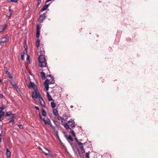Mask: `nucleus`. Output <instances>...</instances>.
Returning <instances> with one entry per match:
<instances>
[{
	"mask_svg": "<svg viewBox=\"0 0 158 158\" xmlns=\"http://www.w3.org/2000/svg\"><path fill=\"white\" fill-rule=\"evenodd\" d=\"M39 63L38 65L41 67H46L47 65V62L45 58L44 55H39L38 57Z\"/></svg>",
	"mask_w": 158,
	"mask_h": 158,
	"instance_id": "obj_1",
	"label": "nucleus"
},
{
	"mask_svg": "<svg viewBox=\"0 0 158 158\" xmlns=\"http://www.w3.org/2000/svg\"><path fill=\"white\" fill-rule=\"evenodd\" d=\"M63 125L66 129L70 130L69 132L72 134L73 136L75 137L76 136V134L74 131L72 129L71 127H69V126L67 123H64Z\"/></svg>",
	"mask_w": 158,
	"mask_h": 158,
	"instance_id": "obj_2",
	"label": "nucleus"
},
{
	"mask_svg": "<svg viewBox=\"0 0 158 158\" xmlns=\"http://www.w3.org/2000/svg\"><path fill=\"white\" fill-rule=\"evenodd\" d=\"M40 95L39 93L37 91L35 90L32 92V98H39V96Z\"/></svg>",
	"mask_w": 158,
	"mask_h": 158,
	"instance_id": "obj_3",
	"label": "nucleus"
},
{
	"mask_svg": "<svg viewBox=\"0 0 158 158\" xmlns=\"http://www.w3.org/2000/svg\"><path fill=\"white\" fill-rule=\"evenodd\" d=\"M69 124V126H70L71 127L73 128L76 125L75 122H74L73 120L71 119L69 121L67 122Z\"/></svg>",
	"mask_w": 158,
	"mask_h": 158,
	"instance_id": "obj_4",
	"label": "nucleus"
},
{
	"mask_svg": "<svg viewBox=\"0 0 158 158\" xmlns=\"http://www.w3.org/2000/svg\"><path fill=\"white\" fill-rule=\"evenodd\" d=\"M39 100L40 105L44 107H45V102L43 100V98L41 97V95H40L39 96Z\"/></svg>",
	"mask_w": 158,
	"mask_h": 158,
	"instance_id": "obj_5",
	"label": "nucleus"
},
{
	"mask_svg": "<svg viewBox=\"0 0 158 158\" xmlns=\"http://www.w3.org/2000/svg\"><path fill=\"white\" fill-rule=\"evenodd\" d=\"M40 26L39 24L37 25V29H36V37L37 38H38L39 37L40 35Z\"/></svg>",
	"mask_w": 158,
	"mask_h": 158,
	"instance_id": "obj_6",
	"label": "nucleus"
},
{
	"mask_svg": "<svg viewBox=\"0 0 158 158\" xmlns=\"http://www.w3.org/2000/svg\"><path fill=\"white\" fill-rule=\"evenodd\" d=\"M49 81V80L47 79L44 82V85L45 88L46 90H48L49 89L48 82Z\"/></svg>",
	"mask_w": 158,
	"mask_h": 158,
	"instance_id": "obj_7",
	"label": "nucleus"
},
{
	"mask_svg": "<svg viewBox=\"0 0 158 158\" xmlns=\"http://www.w3.org/2000/svg\"><path fill=\"white\" fill-rule=\"evenodd\" d=\"M42 120L44 122V123L45 125H49L50 124L51 121L49 118H47L46 120H45L44 118L42 119Z\"/></svg>",
	"mask_w": 158,
	"mask_h": 158,
	"instance_id": "obj_8",
	"label": "nucleus"
},
{
	"mask_svg": "<svg viewBox=\"0 0 158 158\" xmlns=\"http://www.w3.org/2000/svg\"><path fill=\"white\" fill-rule=\"evenodd\" d=\"M50 3L48 4H46V5H45V6H44L41 9V10H40V12H43L45 10H46L47 8L49 6L50 4Z\"/></svg>",
	"mask_w": 158,
	"mask_h": 158,
	"instance_id": "obj_9",
	"label": "nucleus"
},
{
	"mask_svg": "<svg viewBox=\"0 0 158 158\" xmlns=\"http://www.w3.org/2000/svg\"><path fill=\"white\" fill-rule=\"evenodd\" d=\"M45 151H47L48 152H43L44 153L45 155H49L50 156H52V153H51V152L49 150L47 149L46 148H45Z\"/></svg>",
	"mask_w": 158,
	"mask_h": 158,
	"instance_id": "obj_10",
	"label": "nucleus"
},
{
	"mask_svg": "<svg viewBox=\"0 0 158 158\" xmlns=\"http://www.w3.org/2000/svg\"><path fill=\"white\" fill-rule=\"evenodd\" d=\"M46 13H44L42 15H41L38 20H44L46 18Z\"/></svg>",
	"mask_w": 158,
	"mask_h": 158,
	"instance_id": "obj_11",
	"label": "nucleus"
},
{
	"mask_svg": "<svg viewBox=\"0 0 158 158\" xmlns=\"http://www.w3.org/2000/svg\"><path fill=\"white\" fill-rule=\"evenodd\" d=\"M6 35H5V36L2 38L1 41V44L2 43H6L7 41V38L6 37Z\"/></svg>",
	"mask_w": 158,
	"mask_h": 158,
	"instance_id": "obj_12",
	"label": "nucleus"
},
{
	"mask_svg": "<svg viewBox=\"0 0 158 158\" xmlns=\"http://www.w3.org/2000/svg\"><path fill=\"white\" fill-rule=\"evenodd\" d=\"M53 129L54 131H55V133L58 136V130L59 129L58 127H53Z\"/></svg>",
	"mask_w": 158,
	"mask_h": 158,
	"instance_id": "obj_13",
	"label": "nucleus"
},
{
	"mask_svg": "<svg viewBox=\"0 0 158 158\" xmlns=\"http://www.w3.org/2000/svg\"><path fill=\"white\" fill-rule=\"evenodd\" d=\"M66 139L69 142H72L73 141V138H72L71 136L70 135L68 136Z\"/></svg>",
	"mask_w": 158,
	"mask_h": 158,
	"instance_id": "obj_14",
	"label": "nucleus"
},
{
	"mask_svg": "<svg viewBox=\"0 0 158 158\" xmlns=\"http://www.w3.org/2000/svg\"><path fill=\"white\" fill-rule=\"evenodd\" d=\"M6 150L7 157L10 158L11 156V152L9 151V149L7 148H6Z\"/></svg>",
	"mask_w": 158,
	"mask_h": 158,
	"instance_id": "obj_15",
	"label": "nucleus"
},
{
	"mask_svg": "<svg viewBox=\"0 0 158 158\" xmlns=\"http://www.w3.org/2000/svg\"><path fill=\"white\" fill-rule=\"evenodd\" d=\"M28 87L30 88L32 87L34 89H35V87H36L35 85L34 82H31L30 84L28 85Z\"/></svg>",
	"mask_w": 158,
	"mask_h": 158,
	"instance_id": "obj_16",
	"label": "nucleus"
},
{
	"mask_svg": "<svg viewBox=\"0 0 158 158\" xmlns=\"http://www.w3.org/2000/svg\"><path fill=\"white\" fill-rule=\"evenodd\" d=\"M74 139L79 145L81 146H83V144L81 143V142H79L78 139H77V138L76 137H75Z\"/></svg>",
	"mask_w": 158,
	"mask_h": 158,
	"instance_id": "obj_17",
	"label": "nucleus"
},
{
	"mask_svg": "<svg viewBox=\"0 0 158 158\" xmlns=\"http://www.w3.org/2000/svg\"><path fill=\"white\" fill-rule=\"evenodd\" d=\"M45 51L43 48L41 47L40 48V55H44Z\"/></svg>",
	"mask_w": 158,
	"mask_h": 158,
	"instance_id": "obj_18",
	"label": "nucleus"
},
{
	"mask_svg": "<svg viewBox=\"0 0 158 158\" xmlns=\"http://www.w3.org/2000/svg\"><path fill=\"white\" fill-rule=\"evenodd\" d=\"M5 114L4 112H2V110H0V121H1V118L3 117Z\"/></svg>",
	"mask_w": 158,
	"mask_h": 158,
	"instance_id": "obj_19",
	"label": "nucleus"
},
{
	"mask_svg": "<svg viewBox=\"0 0 158 158\" xmlns=\"http://www.w3.org/2000/svg\"><path fill=\"white\" fill-rule=\"evenodd\" d=\"M53 112L55 116H57L58 115V113L57 110L56 109H54L53 110Z\"/></svg>",
	"mask_w": 158,
	"mask_h": 158,
	"instance_id": "obj_20",
	"label": "nucleus"
},
{
	"mask_svg": "<svg viewBox=\"0 0 158 158\" xmlns=\"http://www.w3.org/2000/svg\"><path fill=\"white\" fill-rule=\"evenodd\" d=\"M47 95L48 99L49 101H51L52 100V98L51 97V96L49 95L48 92L47 93Z\"/></svg>",
	"mask_w": 158,
	"mask_h": 158,
	"instance_id": "obj_21",
	"label": "nucleus"
},
{
	"mask_svg": "<svg viewBox=\"0 0 158 158\" xmlns=\"http://www.w3.org/2000/svg\"><path fill=\"white\" fill-rule=\"evenodd\" d=\"M42 115L44 117H46V112L44 110L43 108H42Z\"/></svg>",
	"mask_w": 158,
	"mask_h": 158,
	"instance_id": "obj_22",
	"label": "nucleus"
},
{
	"mask_svg": "<svg viewBox=\"0 0 158 158\" xmlns=\"http://www.w3.org/2000/svg\"><path fill=\"white\" fill-rule=\"evenodd\" d=\"M40 74L43 79H45L46 78L45 74L44 73L42 72L40 73Z\"/></svg>",
	"mask_w": 158,
	"mask_h": 158,
	"instance_id": "obj_23",
	"label": "nucleus"
},
{
	"mask_svg": "<svg viewBox=\"0 0 158 158\" xmlns=\"http://www.w3.org/2000/svg\"><path fill=\"white\" fill-rule=\"evenodd\" d=\"M40 43V40L39 39H37L36 41V45L37 48H38L39 46Z\"/></svg>",
	"mask_w": 158,
	"mask_h": 158,
	"instance_id": "obj_24",
	"label": "nucleus"
},
{
	"mask_svg": "<svg viewBox=\"0 0 158 158\" xmlns=\"http://www.w3.org/2000/svg\"><path fill=\"white\" fill-rule=\"evenodd\" d=\"M51 105L52 107L53 108H54L56 107L55 103L53 102H51Z\"/></svg>",
	"mask_w": 158,
	"mask_h": 158,
	"instance_id": "obj_25",
	"label": "nucleus"
},
{
	"mask_svg": "<svg viewBox=\"0 0 158 158\" xmlns=\"http://www.w3.org/2000/svg\"><path fill=\"white\" fill-rule=\"evenodd\" d=\"M80 148L81 149V151L83 153H84L85 152V150L84 148V146H80Z\"/></svg>",
	"mask_w": 158,
	"mask_h": 158,
	"instance_id": "obj_26",
	"label": "nucleus"
},
{
	"mask_svg": "<svg viewBox=\"0 0 158 158\" xmlns=\"http://www.w3.org/2000/svg\"><path fill=\"white\" fill-rule=\"evenodd\" d=\"M51 78L52 79V80L49 83V84H53L55 83L54 77H51Z\"/></svg>",
	"mask_w": 158,
	"mask_h": 158,
	"instance_id": "obj_27",
	"label": "nucleus"
},
{
	"mask_svg": "<svg viewBox=\"0 0 158 158\" xmlns=\"http://www.w3.org/2000/svg\"><path fill=\"white\" fill-rule=\"evenodd\" d=\"M9 117H10L11 118H14L15 117V114H10V115Z\"/></svg>",
	"mask_w": 158,
	"mask_h": 158,
	"instance_id": "obj_28",
	"label": "nucleus"
},
{
	"mask_svg": "<svg viewBox=\"0 0 158 158\" xmlns=\"http://www.w3.org/2000/svg\"><path fill=\"white\" fill-rule=\"evenodd\" d=\"M89 152H86L85 154V156L86 158H89Z\"/></svg>",
	"mask_w": 158,
	"mask_h": 158,
	"instance_id": "obj_29",
	"label": "nucleus"
},
{
	"mask_svg": "<svg viewBox=\"0 0 158 158\" xmlns=\"http://www.w3.org/2000/svg\"><path fill=\"white\" fill-rule=\"evenodd\" d=\"M3 27L2 25L0 26V32H2L4 31Z\"/></svg>",
	"mask_w": 158,
	"mask_h": 158,
	"instance_id": "obj_30",
	"label": "nucleus"
},
{
	"mask_svg": "<svg viewBox=\"0 0 158 158\" xmlns=\"http://www.w3.org/2000/svg\"><path fill=\"white\" fill-rule=\"evenodd\" d=\"M3 27V30H5L6 28H7V24H5L4 25H2Z\"/></svg>",
	"mask_w": 158,
	"mask_h": 158,
	"instance_id": "obj_31",
	"label": "nucleus"
},
{
	"mask_svg": "<svg viewBox=\"0 0 158 158\" xmlns=\"http://www.w3.org/2000/svg\"><path fill=\"white\" fill-rule=\"evenodd\" d=\"M18 126L19 127L20 129H23V126L21 124L18 125Z\"/></svg>",
	"mask_w": 158,
	"mask_h": 158,
	"instance_id": "obj_32",
	"label": "nucleus"
},
{
	"mask_svg": "<svg viewBox=\"0 0 158 158\" xmlns=\"http://www.w3.org/2000/svg\"><path fill=\"white\" fill-rule=\"evenodd\" d=\"M57 117V118L59 120H62L63 119V118L60 116L59 115H58Z\"/></svg>",
	"mask_w": 158,
	"mask_h": 158,
	"instance_id": "obj_33",
	"label": "nucleus"
},
{
	"mask_svg": "<svg viewBox=\"0 0 158 158\" xmlns=\"http://www.w3.org/2000/svg\"><path fill=\"white\" fill-rule=\"evenodd\" d=\"M77 148V145L76 143H74V144H73V148H72L73 150H74V148Z\"/></svg>",
	"mask_w": 158,
	"mask_h": 158,
	"instance_id": "obj_34",
	"label": "nucleus"
},
{
	"mask_svg": "<svg viewBox=\"0 0 158 158\" xmlns=\"http://www.w3.org/2000/svg\"><path fill=\"white\" fill-rule=\"evenodd\" d=\"M6 108V106H3L2 107H0V110H2Z\"/></svg>",
	"mask_w": 158,
	"mask_h": 158,
	"instance_id": "obj_35",
	"label": "nucleus"
},
{
	"mask_svg": "<svg viewBox=\"0 0 158 158\" xmlns=\"http://www.w3.org/2000/svg\"><path fill=\"white\" fill-rule=\"evenodd\" d=\"M27 63H28V61H30V60H29L30 56L28 55L27 53Z\"/></svg>",
	"mask_w": 158,
	"mask_h": 158,
	"instance_id": "obj_36",
	"label": "nucleus"
},
{
	"mask_svg": "<svg viewBox=\"0 0 158 158\" xmlns=\"http://www.w3.org/2000/svg\"><path fill=\"white\" fill-rule=\"evenodd\" d=\"M23 54H21V59L22 60H23L24 59V55L25 54V53H26V52H24V53H23Z\"/></svg>",
	"mask_w": 158,
	"mask_h": 158,
	"instance_id": "obj_37",
	"label": "nucleus"
},
{
	"mask_svg": "<svg viewBox=\"0 0 158 158\" xmlns=\"http://www.w3.org/2000/svg\"><path fill=\"white\" fill-rule=\"evenodd\" d=\"M8 123L9 124H10V123H12V124H14V121L13 120H11Z\"/></svg>",
	"mask_w": 158,
	"mask_h": 158,
	"instance_id": "obj_38",
	"label": "nucleus"
},
{
	"mask_svg": "<svg viewBox=\"0 0 158 158\" xmlns=\"http://www.w3.org/2000/svg\"><path fill=\"white\" fill-rule=\"evenodd\" d=\"M8 77L11 79L13 78L12 76L11 75V74L10 73H8V74L7 75Z\"/></svg>",
	"mask_w": 158,
	"mask_h": 158,
	"instance_id": "obj_39",
	"label": "nucleus"
},
{
	"mask_svg": "<svg viewBox=\"0 0 158 158\" xmlns=\"http://www.w3.org/2000/svg\"><path fill=\"white\" fill-rule=\"evenodd\" d=\"M24 48L25 49V51H26V53L27 54V45H24Z\"/></svg>",
	"mask_w": 158,
	"mask_h": 158,
	"instance_id": "obj_40",
	"label": "nucleus"
},
{
	"mask_svg": "<svg viewBox=\"0 0 158 158\" xmlns=\"http://www.w3.org/2000/svg\"><path fill=\"white\" fill-rule=\"evenodd\" d=\"M10 2L16 3L18 2V0H10Z\"/></svg>",
	"mask_w": 158,
	"mask_h": 158,
	"instance_id": "obj_41",
	"label": "nucleus"
},
{
	"mask_svg": "<svg viewBox=\"0 0 158 158\" xmlns=\"http://www.w3.org/2000/svg\"><path fill=\"white\" fill-rule=\"evenodd\" d=\"M69 143L70 144L72 148H73V144H74V143H72V142H69Z\"/></svg>",
	"mask_w": 158,
	"mask_h": 158,
	"instance_id": "obj_42",
	"label": "nucleus"
},
{
	"mask_svg": "<svg viewBox=\"0 0 158 158\" xmlns=\"http://www.w3.org/2000/svg\"><path fill=\"white\" fill-rule=\"evenodd\" d=\"M4 43H2L1 44V42H0V46L1 47V48H2L3 47V45H4Z\"/></svg>",
	"mask_w": 158,
	"mask_h": 158,
	"instance_id": "obj_43",
	"label": "nucleus"
},
{
	"mask_svg": "<svg viewBox=\"0 0 158 158\" xmlns=\"http://www.w3.org/2000/svg\"><path fill=\"white\" fill-rule=\"evenodd\" d=\"M64 136L65 137L66 139L67 138V137H68V135L67 134H66V133L65 132H64Z\"/></svg>",
	"mask_w": 158,
	"mask_h": 158,
	"instance_id": "obj_44",
	"label": "nucleus"
},
{
	"mask_svg": "<svg viewBox=\"0 0 158 158\" xmlns=\"http://www.w3.org/2000/svg\"><path fill=\"white\" fill-rule=\"evenodd\" d=\"M41 0H38V4L39 5L40 3L41 2Z\"/></svg>",
	"mask_w": 158,
	"mask_h": 158,
	"instance_id": "obj_45",
	"label": "nucleus"
},
{
	"mask_svg": "<svg viewBox=\"0 0 158 158\" xmlns=\"http://www.w3.org/2000/svg\"><path fill=\"white\" fill-rule=\"evenodd\" d=\"M35 108L37 110H39V108L37 106H35Z\"/></svg>",
	"mask_w": 158,
	"mask_h": 158,
	"instance_id": "obj_46",
	"label": "nucleus"
},
{
	"mask_svg": "<svg viewBox=\"0 0 158 158\" xmlns=\"http://www.w3.org/2000/svg\"><path fill=\"white\" fill-rule=\"evenodd\" d=\"M39 117H40V119H42V120L43 119L42 118V116H41V115L40 113H39Z\"/></svg>",
	"mask_w": 158,
	"mask_h": 158,
	"instance_id": "obj_47",
	"label": "nucleus"
},
{
	"mask_svg": "<svg viewBox=\"0 0 158 158\" xmlns=\"http://www.w3.org/2000/svg\"><path fill=\"white\" fill-rule=\"evenodd\" d=\"M9 12L10 13V15H11V13L13 12V10L11 9H10Z\"/></svg>",
	"mask_w": 158,
	"mask_h": 158,
	"instance_id": "obj_48",
	"label": "nucleus"
},
{
	"mask_svg": "<svg viewBox=\"0 0 158 158\" xmlns=\"http://www.w3.org/2000/svg\"><path fill=\"white\" fill-rule=\"evenodd\" d=\"M10 115V114H8L7 112H6V117L7 116H9Z\"/></svg>",
	"mask_w": 158,
	"mask_h": 158,
	"instance_id": "obj_49",
	"label": "nucleus"
},
{
	"mask_svg": "<svg viewBox=\"0 0 158 158\" xmlns=\"http://www.w3.org/2000/svg\"><path fill=\"white\" fill-rule=\"evenodd\" d=\"M64 119H62V120H61L60 121V122L62 124V123H63V121H64Z\"/></svg>",
	"mask_w": 158,
	"mask_h": 158,
	"instance_id": "obj_50",
	"label": "nucleus"
},
{
	"mask_svg": "<svg viewBox=\"0 0 158 158\" xmlns=\"http://www.w3.org/2000/svg\"><path fill=\"white\" fill-rule=\"evenodd\" d=\"M6 74L8 75V73H10L9 72H8V70H6Z\"/></svg>",
	"mask_w": 158,
	"mask_h": 158,
	"instance_id": "obj_51",
	"label": "nucleus"
},
{
	"mask_svg": "<svg viewBox=\"0 0 158 158\" xmlns=\"http://www.w3.org/2000/svg\"><path fill=\"white\" fill-rule=\"evenodd\" d=\"M2 135L1 134H0V142L2 141V138H1Z\"/></svg>",
	"mask_w": 158,
	"mask_h": 158,
	"instance_id": "obj_52",
	"label": "nucleus"
},
{
	"mask_svg": "<svg viewBox=\"0 0 158 158\" xmlns=\"http://www.w3.org/2000/svg\"><path fill=\"white\" fill-rule=\"evenodd\" d=\"M50 126L52 127V128H53V127H54L55 126H53L51 124V123H50V124H49Z\"/></svg>",
	"mask_w": 158,
	"mask_h": 158,
	"instance_id": "obj_53",
	"label": "nucleus"
},
{
	"mask_svg": "<svg viewBox=\"0 0 158 158\" xmlns=\"http://www.w3.org/2000/svg\"><path fill=\"white\" fill-rule=\"evenodd\" d=\"M47 76H48V77H51H51H53L52 76V75H51V74H49V75H48L46 76V77H47Z\"/></svg>",
	"mask_w": 158,
	"mask_h": 158,
	"instance_id": "obj_54",
	"label": "nucleus"
},
{
	"mask_svg": "<svg viewBox=\"0 0 158 158\" xmlns=\"http://www.w3.org/2000/svg\"><path fill=\"white\" fill-rule=\"evenodd\" d=\"M53 122L55 123V124L56 126H57V124L56 123V121H55V120H54L53 121Z\"/></svg>",
	"mask_w": 158,
	"mask_h": 158,
	"instance_id": "obj_55",
	"label": "nucleus"
},
{
	"mask_svg": "<svg viewBox=\"0 0 158 158\" xmlns=\"http://www.w3.org/2000/svg\"><path fill=\"white\" fill-rule=\"evenodd\" d=\"M4 69L6 71V70H8L7 68L6 67H4Z\"/></svg>",
	"mask_w": 158,
	"mask_h": 158,
	"instance_id": "obj_56",
	"label": "nucleus"
},
{
	"mask_svg": "<svg viewBox=\"0 0 158 158\" xmlns=\"http://www.w3.org/2000/svg\"><path fill=\"white\" fill-rule=\"evenodd\" d=\"M14 86L15 87V88H17V85H16V84H15L14 85Z\"/></svg>",
	"mask_w": 158,
	"mask_h": 158,
	"instance_id": "obj_57",
	"label": "nucleus"
},
{
	"mask_svg": "<svg viewBox=\"0 0 158 158\" xmlns=\"http://www.w3.org/2000/svg\"><path fill=\"white\" fill-rule=\"evenodd\" d=\"M8 114H12V112H11V111H10V112H7Z\"/></svg>",
	"mask_w": 158,
	"mask_h": 158,
	"instance_id": "obj_58",
	"label": "nucleus"
},
{
	"mask_svg": "<svg viewBox=\"0 0 158 158\" xmlns=\"http://www.w3.org/2000/svg\"><path fill=\"white\" fill-rule=\"evenodd\" d=\"M102 82H104V79H102Z\"/></svg>",
	"mask_w": 158,
	"mask_h": 158,
	"instance_id": "obj_59",
	"label": "nucleus"
},
{
	"mask_svg": "<svg viewBox=\"0 0 158 158\" xmlns=\"http://www.w3.org/2000/svg\"><path fill=\"white\" fill-rule=\"evenodd\" d=\"M39 5H38V4H37V5H36V8H37L38 7Z\"/></svg>",
	"mask_w": 158,
	"mask_h": 158,
	"instance_id": "obj_60",
	"label": "nucleus"
},
{
	"mask_svg": "<svg viewBox=\"0 0 158 158\" xmlns=\"http://www.w3.org/2000/svg\"><path fill=\"white\" fill-rule=\"evenodd\" d=\"M77 148V151L79 152L80 151H79V148Z\"/></svg>",
	"mask_w": 158,
	"mask_h": 158,
	"instance_id": "obj_61",
	"label": "nucleus"
},
{
	"mask_svg": "<svg viewBox=\"0 0 158 158\" xmlns=\"http://www.w3.org/2000/svg\"><path fill=\"white\" fill-rule=\"evenodd\" d=\"M78 152V153L79 154H80V151L79 152Z\"/></svg>",
	"mask_w": 158,
	"mask_h": 158,
	"instance_id": "obj_62",
	"label": "nucleus"
},
{
	"mask_svg": "<svg viewBox=\"0 0 158 158\" xmlns=\"http://www.w3.org/2000/svg\"><path fill=\"white\" fill-rule=\"evenodd\" d=\"M40 23H41V22H42V21H43V20H40Z\"/></svg>",
	"mask_w": 158,
	"mask_h": 158,
	"instance_id": "obj_63",
	"label": "nucleus"
},
{
	"mask_svg": "<svg viewBox=\"0 0 158 158\" xmlns=\"http://www.w3.org/2000/svg\"><path fill=\"white\" fill-rule=\"evenodd\" d=\"M47 70H48V71H49V69H48V67H47Z\"/></svg>",
	"mask_w": 158,
	"mask_h": 158,
	"instance_id": "obj_64",
	"label": "nucleus"
}]
</instances>
